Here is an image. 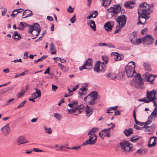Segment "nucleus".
<instances>
[{
	"mask_svg": "<svg viewBox=\"0 0 157 157\" xmlns=\"http://www.w3.org/2000/svg\"><path fill=\"white\" fill-rule=\"evenodd\" d=\"M135 63L133 61L129 62L125 68V71L128 77H132L135 74L132 79L130 80L131 85L137 88V73L135 70Z\"/></svg>",
	"mask_w": 157,
	"mask_h": 157,
	"instance_id": "f257e3e1",
	"label": "nucleus"
},
{
	"mask_svg": "<svg viewBox=\"0 0 157 157\" xmlns=\"http://www.w3.org/2000/svg\"><path fill=\"white\" fill-rule=\"evenodd\" d=\"M139 8L140 9L142 10V14H141L140 12H139V10H138V14H140V15L138 17V18L139 19V24H144L146 22V21L145 20L144 22H142L140 20L141 19L144 18L145 19H147L150 17V13L151 12L150 7L149 5H148L146 2H143L140 4L139 6Z\"/></svg>",
	"mask_w": 157,
	"mask_h": 157,
	"instance_id": "f03ea898",
	"label": "nucleus"
},
{
	"mask_svg": "<svg viewBox=\"0 0 157 157\" xmlns=\"http://www.w3.org/2000/svg\"><path fill=\"white\" fill-rule=\"evenodd\" d=\"M98 93L96 91L92 92L90 95L85 97L84 100L87 101L89 104L93 105L94 103V101L97 98Z\"/></svg>",
	"mask_w": 157,
	"mask_h": 157,
	"instance_id": "7ed1b4c3",
	"label": "nucleus"
},
{
	"mask_svg": "<svg viewBox=\"0 0 157 157\" xmlns=\"http://www.w3.org/2000/svg\"><path fill=\"white\" fill-rule=\"evenodd\" d=\"M156 94V91L155 90H152L151 91L147 90L146 96L148 100H145V102L149 103L151 102V101L156 100L157 98L155 96Z\"/></svg>",
	"mask_w": 157,
	"mask_h": 157,
	"instance_id": "20e7f679",
	"label": "nucleus"
},
{
	"mask_svg": "<svg viewBox=\"0 0 157 157\" xmlns=\"http://www.w3.org/2000/svg\"><path fill=\"white\" fill-rule=\"evenodd\" d=\"M97 136L94 134H91L89 137V139L83 142L82 145L85 146L87 145H92L95 144L97 142Z\"/></svg>",
	"mask_w": 157,
	"mask_h": 157,
	"instance_id": "39448f33",
	"label": "nucleus"
},
{
	"mask_svg": "<svg viewBox=\"0 0 157 157\" xmlns=\"http://www.w3.org/2000/svg\"><path fill=\"white\" fill-rule=\"evenodd\" d=\"M110 124L112 125L111 128L105 129L101 130V132H100L99 136L102 139H103L105 136L107 137L110 136V130L111 128H113L115 126L114 124L112 123H111Z\"/></svg>",
	"mask_w": 157,
	"mask_h": 157,
	"instance_id": "423d86ee",
	"label": "nucleus"
},
{
	"mask_svg": "<svg viewBox=\"0 0 157 157\" xmlns=\"http://www.w3.org/2000/svg\"><path fill=\"white\" fill-rule=\"evenodd\" d=\"M143 80L146 82H149L150 84H153V81L155 77V75L151 74L148 72H146L142 76Z\"/></svg>",
	"mask_w": 157,
	"mask_h": 157,
	"instance_id": "0eeeda50",
	"label": "nucleus"
},
{
	"mask_svg": "<svg viewBox=\"0 0 157 157\" xmlns=\"http://www.w3.org/2000/svg\"><path fill=\"white\" fill-rule=\"evenodd\" d=\"M93 59L91 58H88L86 61L85 63L79 68L80 71L84 69L90 70L92 68Z\"/></svg>",
	"mask_w": 157,
	"mask_h": 157,
	"instance_id": "6e6552de",
	"label": "nucleus"
},
{
	"mask_svg": "<svg viewBox=\"0 0 157 157\" xmlns=\"http://www.w3.org/2000/svg\"><path fill=\"white\" fill-rule=\"evenodd\" d=\"M126 21V17L123 14L118 16L116 19V21L118 23L119 26H121L122 27H124L125 25Z\"/></svg>",
	"mask_w": 157,
	"mask_h": 157,
	"instance_id": "1a4fd4ad",
	"label": "nucleus"
},
{
	"mask_svg": "<svg viewBox=\"0 0 157 157\" xmlns=\"http://www.w3.org/2000/svg\"><path fill=\"white\" fill-rule=\"evenodd\" d=\"M142 40V43L144 45H150L153 43L154 39L151 35L148 34L144 36Z\"/></svg>",
	"mask_w": 157,
	"mask_h": 157,
	"instance_id": "9d476101",
	"label": "nucleus"
},
{
	"mask_svg": "<svg viewBox=\"0 0 157 157\" xmlns=\"http://www.w3.org/2000/svg\"><path fill=\"white\" fill-rule=\"evenodd\" d=\"M120 145L123 151H129L131 149L130 143L127 140H124L121 141L120 143Z\"/></svg>",
	"mask_w": 157,
	"mask_h": 157,
	"instance_id": "9b49d317",
	"label": "nucleus"
},
{
	"mask_svg": "<svg viewBox=\"0 0 157 157\" xmlns=\"http://www.w3.org/2000/svg\"><path fill=\"white\" fill-rule=\"evenodd\" d=\"M129 40L133 45L137 44V33L133 32L130 34Z\"/></svg>",
	"mask_w": 157,
	"mask_h": 157,
	"instance_id": "f8f14e48",
	"label": "nucleus"
},
{
	"mask_svg": "<svg viewBox=\"0 0 157 157\" xmlns=\"http://www.w3.org/2000/svg\"><path fill=\"white\" fill-rule=\"evenodd\" d=\"M1 130L4 135L8 136L10 131L9 124H8L6 125L1 128Z\"/></svg>",
	"mask_w": 157,
	"mask_h": 157,
	"instance_id": "ddd939ff",
	"label": "nucleus"
},
{
	"mask_svg": "<svg viewBox=\"0 0 157 157\" xmlns=\"http://www.w3.org/2000/svg\"><path fill=\"white\" fill-rule=\"evenodd\" d=\"M114 24V22L113 21L108 22L104 25V28L107 31H111Z\"/></svg>",
	"mask_w": 157,
	"mask_h": 157,
	"instance_id": "4468645a",
	"label": "nucleus"
},
{
	"mask_svg": "<svg viewBox=\"0 0 157 157\" xmlns=\"http://www.w3.org/2000/svg\"><path fill=\"white\" fill-rule=\"evenodd\" d=\"M157 137L152 136L151 137L148 141V147H155L156 144V139Z\"/></svg>",
	"mask_w": 157,
	"mask_h": 157,
	"instance_id": "2eb2a0df",
	"label": "nucleus"
},
{
	"mask_svg": "<svg viewBox=\"0 0 157 157\" xmlns=\"http://www.w3.org/2000/svg\"><path fill=\"white\" fill-rule=\"evenodd\" d=\"M122 6V4L121 3L114 5L113 6V7L115 11L114 13L115 16H117L119 14Z\"/></svg>",
	"mask_w": 157,
	"mask_h": 157,
	"instance_id": "dca6fc26",
	"label": "nucleus"
},
{
	"mask_svg": "<svg viewBox=\"0 0 157 157\" xmlns=\"http://www.w3.org/2000/svg\"><path fill=\"white\" fill-rule=\"evenodd\" d=\"M124 5L126 8L129 9H132L136 6L134 2L130 1L125 2Z\"/></svg>",
	"mask_w": 157,
	"mask_h": 157,
	"instance_id": "f3484780",
	"label": "nucleus"
},
{
	"mask_svg": "<svg viewBox=\"0 0 157 157\" xmlns=\"http://www.w3.org/2000/svg\"><path fill=\"white\" fill-rule=\"evenodd\" d=\"M144 81L143 78H142L141 75L138 73V87L141 89H144Z\"/></svg>",
	"mask_w": 157,
	"mask_h": 157,
	"instance_id": "a211bd4d",
	"label": "nucleus"
},
{
	"mask_svg": "<svg viewBox=\"0 0 157 157\" xmlns=\"http://www.w3.org/2000/svg\"><path fill=\"white\" fill-rule=\"evenodd\" d=\"M17 142L18 145H20L28 143L29 141L27 140L24 136H21L17 139Z\"/></svg>",
	"mask_w": 157,
	"mask_h": 157,
	"instance_id": "6ab92c4d",
	"label": "nucleus"
},
{
	"mask_svg": "<svg viewBox=\"0 0 157 157\" xmlns=\"http://www.w3.org/2000/svg\"><path fill=\"white\" fill-rule=\"evenodd\" d=\"M155 126L154 124H153L149 126H145V131H148L149 133L151 134V133L155 129Z\"/></svg>",
	"mask_w": 157,
	"mask_h": 157,
	"instance_id": "aec40b11",
	"label": "nucleus"
},
{
	"mask_svg": "<svg viewBox=\"0 0 157 157\" xmlns=\"http://www.w3.org/2000/svg\"><path fill=\"white\" fill-rule=\"evenodd\" d=\"M86 108L85 109V113L86 116L89 117L92 114L93 110L89 106L86 105Z\"/></svg>",
	"mask_w": 157,
	"mask_h": 157,
	"instance_id": "412c9836",
	"label": "nucleus"
},
{
	"mask_svg": "<svg viewBox=\"0 0 157 157\" xmlns=\"http://www.w3.org/2000/svg\"><path fill=\"white\" fill-rule=\"evenodd\" d=\"M30 25L24 22H21L18 25L17 29L20 30H23L25 27L29 26Z\"/></svg>",
	"mask_w": 157,
	"mask_h": 157,
	"instance_id": "4be33fe9",
	"label": "nucleus"
},
{
	"mask_svg": "<svg viewBox=\"0 0 157 157\" xmlns=\"http://www.w3.org/2000/svg\"><path fill=\"white\" fill-rule=\"evenodd\" d=\"M107 11L108 12L107 14L108 16H110L111 17H112L113 16L116 17L117 16H115V11L113 9V7L110 8L109 9L107 10Z\"/></svg>",
	"mask_w": 157,
	"mask_h": 157,
	"instance_id": "5701e85b",
	"label": "nucleus"
},
{
	"mask_svg": "<svg viewBox=\"0 0 157 157\" xmlns=\"http://www.w3.org/2000/svg\"><path fill=\"white\" fill-rule=\"evenodd\" d=\"M23 10L21 8L18 9H16L14 10L11 16L13 18H15L16 17V15L18 13L21 12Z\"/></svg>",
	"mask_w": 157,
	"mask_h": 157,
	"instance_id": "b1692460",
	"label": "nucleus"
},
{
	"mask_svg": "<svg viewBox=\"0 0 157 157\" xmlns=\"http://www.w3.org/2000/svg\"><path fill=\"white\" fill-rule=\"evenodd\" d=\"M32 12L29 10H26L24 11L22 14V16H24L23 18H25L30 16L32 15Z\"/></svg>",
	"mask_w": 157,
	"mask_h": 157,
	"instance_id": "393cba45",
	"label": "nucleus"
},
{
	"mask_svg": "<svg viewBox=\"0 0 157 157\" xmlns=\"http://www.w3.org/2000/svg\"><path fill=\"white\" fill-rule=\"evenodd\" d=\"M36 92H34L32 95V97L34 98H36L38 97H40L41 96V91L40 90L37 88L35 89Z\"/></svg>",
	"mask_w": 157,
	"mask_h": 157,
	"instance_id": "a878e982",
	"label": "nucleus"
},
{
	"mask_svg": "<svg viewBox=\"0 0 157 157\" xmlns=\"http://www.w3.org/2000/svg\"><path fill=\"white\" fill-rule=\"evenodd\" d=\"M124 133L126 136H128L132 134L133 133V132L132 128H129L127 129H125Z\"/></svg>",
	"mask_w": 157,
	"mask_h": 157,
	"instance_id": "bb28decb",
	"label": "nucleus"
},
{
	"mask_svg": "<svg viewBox=\"0 0 157 157\" xmlns=\"http://www.w3.org/2000/svg\"><path fill=\"white\" fill-rule=\"evenodd\" d=\"M143 66L146 71H150L151 70V66L149 63H143Z\"/></svg>",
	"mask_w": 157,
	"mask_h": 157,
	"instance_id": "cd10ccee",
	"label": "nucleus"
},
{
	"mask_svg": "<svg viewBox=\"0 0 157 157\" xmlns=\"http://www.w3.org/2000/svg\"><path fill=\"white\" fill-rule=\"evenodd\" d=\"M50 51L53 50L54 51L51 52L52 54H55L56 53V51L55 49V45L53 42H51L50 46Z\"/></svg>",
	"mask_w": 157,
	"mask_h": 157,
	"instance_id": "c85d7f7f",
	"label": "nucleus"
},
{
	"mask_svg": "<svg viewBox=\"0 0 157 157\" xmlns=\"http://www.w3.org/2000/svg\"><path fill=\"white\" fill-rule=\"evenodd\" d=\"M12 37L15 40H19L21 38V36L20 35L18 34L17 32L16 31H15L14 32Z\"/></svg>",
	"mask_w": 157,
	"mask_h": 157,
	"instance_id": "c756f323",
	"label": "nucleus"
},
{
	"mask_svg": "<svg viewBox=\"0 0 157 157\" xmlns=\"http://www.w3.org/2000/svg\"><path fill=\"white\" fill-rule=\"evenodd\" d=\"M83 107L84 105L82 104L76 107L75 108L76 109L77 113L75 114V115H77L78 114H80L82 112L81 110L83 108Z\"/></svg>",
	"mask_w": 157,
	"mask_h": 157,
	"instance_id": "7c9ffc66",
	"label": "nucleus"
},
{
	"mask_svg": "<svg viewBox=\"0 0 157 157\" xmlns=\"http://www.w3.org/2000/svg\"><path fill=\"white\" fill-rule=\"evenodd\" d=\"M33 29L34 31H38L39 32H40V25L38 23H35L33 25Z\"/></svg>",
	"mask_w": 157,
	"mask_h": 157,
	"instance_id": "2f4dec72",
	"label": "nucleus"
},
{
	"mask_svg": "<svg viewBox=\"0 0 157 157\" xmlns=\"http://www.w3.org/2000/svg\"><path fill=\"white\" fill-rule=\"evenodd\" d=\"M118 106H116L113 107H110L107 109L106 113H113V112L110 111V110L114 111L116 110Z\"/></svg>",
	"mask_w": 157,
	"mask_h": 157,
	"instance_id": "473e14b6",
	"label": "nucleus"
},
{
	"mask_svg": "<svg viewBox=\"0 0 157 157\" xmlns=\"http://www.w3.org/2000/svg\"><path fill=\"white\" fill-rule=\"evenodd\" d=\"M116 58H114L115 61H118L122 59L123 58V56L121 55H120L117 52H115Z\"/></svg>",
	"mask_w": 157,
	"mask_h": 157,
	"instance_id": "72a5a7b5",
	"label": "nucleus"
},
{
	"mask_svg": "<svg viewBox=\"0 0 157 157\" xmlns=\"http://www.w3.org/2000/svg\"><path fill=\"white\" fill-rule=\"evenodd\" d=\"M102 5L104 6H109L111 3L112 0H102Z\"/></svg>",
	"mask_w": 157,
	"mask_h": 157,
	"instance_id": "f704fd0d",
	"label": "nucleus"
},
{
	"mask_svg": "<svg viewBox=\"0 0 157 157\" xmlns=\"http://www.w3.org/2000/svg\"><path fill=\"white\" fill-rule=\"evenodd\" d=\"M100 63L99 67H100V71H103L105 70V64L104 62H101L99 61Z\"/></svg>",
	"mask_w": 157,
	"mask_h": 157,
	"instance_id": "c9c22d12",
	"label": "nucleus"
},
{
	"mask_svg": "<svg viewBox=\"0 0 157 157\" xmlns=\"http://www.w3.org/2000/svg\"><path fill=\"white\" fill-rule=\"evenodd\" d=\"M99 61H98L95 64L94 68V71L97 72H98L100 71V67H99Z\"/></svg>",
	"mask_w": 157,
	"mask_h": 157,
	"instance_id": "e433bc0d",
	"label": "nucleus"
},
{
	"mask_svg": "<svg viewBox=\"0 0 157 157\" xmlns=\"http://www.w3.org/2000/svg\"><path fill=\"white\" fill-rule=\"evenodd\" d=\"M90 21L91 22V23H90L89 24L90 25V27L94 30L96 31V25L94 21L92 20H90Z\"/></svg>",
	"mask_w": 157,
	"mask_h": 157,
	"instance_id": "4c0bfd02",
	"label": "nucleus"
},
{
	"mask_svg": "<svg viewBox=\"0 0 157 157\" xmlns=\"http://www.w3.org/2000/svg\"><path fill=\"white\" fill-rule=\"evenodd\" d=\"M54 116L58 120H60L62 117L61 115L58 113H55Z\"/></svg>",
	"mask_w": 157,
	"mask_h": 157,
	"instance_id": "58836bf2",
	"label": "nucleus"
},
{
	"mask_svg": "<svg viewBox=\"0 0 157 157\" xmlns=\"http://www.w3.org/2000/svg\"><path fill=\"white\" fill-rule=\"evenodd\" d=\"M107 76L108 78L109 79H114L116 78V76L115 75L111 73L108 74L107 75Z\"/></svg>",
	"mask_w": 157,
	"mask_h": 157,
	"instance_id": "ea45409f",
	"label": "nucleus"
},
{
	"mask_svg": "<svg viewBox=\"0 0 157 157\" xmlns=\"http://www.w3.org/2000/svg\"><path fill=\"white\" fill-rule=\"evenodd\" d=\"M98 130V128L95 127L93 128L89 131V133L88 134V135H90L92 132L95 133Z\"/></svg>",
	"mask_w": 157,
	"mask_h": 157,
	"instance_id": "a19ab883",
	"label": "nucleus"
},
{
	"mask_svg": "<svg viewBox=\"0 0 157 157\" xmlns=\"http://www.w3.org/2000/svg\"><path fill=\"white\" fill-rule=\"evenodd\" d=\"M47 56L46 55H44L42 57L37 59V60H36L34 61L35 63H36L37 62L43 60V59H45L46 57H47Z\"/></svg>",
	"mask_w": 157,
	"mask_h": 157,
	"instance_id": "79ce46f5",
	"label": "nucleus"
},
{
	"mask_svg": "<svg viewBox=\"0 0 157 157\" xmlns=\"http://www.w3.org/2000/svg\"><path fill=\"white\" fill-rule=\"evenodd\" d=\"M101 58L103 61L105 62V64H106L109 60L108 57L105 55H103L102 56Z\"/></svg>",
	"mask_w": 157,
	"mask_h": 157,
	"instance_id": "37998d69",
	"label": "nucleus"
},
{
	"mask_svg": "<svg viewBox=\"0 0 157 157\" xmlns=\"http://www.w3.org/2000/svg\"><path fill=\"white\" fill-rule=\"evenodd\" d=\"M67 113L69 114H72L73 113H77V112L76 111V109L75 108V109H68Z\"/></svg>",
	"mask_w": 157,
	"mask_h": 157,
	"instance_id": "c03bdc74",
	"label": "nucleus"
},
{
	"mask_svg": "<svg viewBox=\"0 0 157 157\" xmlns=\"http://www.w3.org/2000/svg\"><path fill=\"white\" fill-rule=\"evenodd\" d=\"M136 108H135L134 109L133 111V116L134 117L135 122L136 124H137V120L136 119Z\"/></svg>",
	"mask_w": 157,
	"mask_h": 157,
	"instance_id": "a18cd8bd",
	"label": "nucleus"
},
{
	"mask_svg": "<svg viewBox=\"0 0 157 157\" xmlns=\"http://www.w3.org/2000/svg\"><path fill=\"white\" fill-rule=\"evenodd\" d=\"M82 146V145L81 144V145L78 147H66V148L70 149H74L75 150H77L78 149H80Z\"/></svg>",
	"mask_w": 157,
	"mask_h": 157,
	"instance_id": "49530a36",
	"label": "nucleus"
},
{
	"mask_svg": "<svg viewBox=\"0 0 157 157\" xmlns=\"http://www.w3.org/2000/svg\"><path fill=\"white\" fill-rule=\"evenodd\" d=\"M45 128V132L47 133L51 134L52 133V131L51 129V128H47L45 126L44 127Z\"/></svg>",
	"mask_w": 157,
	"mask_h": 157,
	"instance_id": "de8ad7c7",
	"label": "nucleus"
},
{
	"mask_svg": "<svg viewBox=\"0 0 157 157\" xmlns=\"http://www.w3.org/2000/svg\"><path fill=\"white\" fill-rule=\"evenodd\" d=\"M130 141L132 142H136L137 141V136H133L130 139Z\"/></svg>",
	"mask_w": 157,
	"mask_h": 157,
	"instance_id": "09e8293b",
	"label": "nucleus"
},
{
	"mask_svg": "<svg viewBox=\"0 0 157 157\" xmlns=\"http://www.w3.org/2000/svg\"><path fill=\"white\" fill-rule=\"evenodd\" d=\"M117 27H118V26H117ZM123 28V27H121V26H119L118 28H117L115 30V31L114 32V34H116L118 33L121 30V29Z\"/></svg>",
	"mask_w": 157,
	"mask_h": 157,
	"instance_id": "8fccbe9b",
	"label": "nucleus"
},
{
	"mask_svg": "<svg viewBox=\"0 0 157 157\" xmlns=\"http://www.w3.org/2000/svg\"><path fill=\"white\" fill-rule=\"evenodd\" d=\"M40 32H39L38 31H34L31 33L33 35L36 36H37L39 34Z\"/></svg>",
	"mask_w": 157,
	"mask_h": 157,
	"instance_id": "3c124183",
	"label": "nucleus"
},
{
	"mask_svg": "<svg viewBox=\"0 0 157 157\" xmlns=\"http://www.w3.org/2000/svg\"><path fill=\"white\" fill-rule=\"evenodd\" d=\"M76 20V16L75 14L73 16V17L70 19V21L72 23H74Z\"/></svg>",
	"mask_w": 157,
	"mask_h": 157,
	"instance_id": "603ef678",
	"label": "nucleus"
},
{
	"mask_svg": "<svg viewBox=\"0 0 157 157\" xmlns=\"http://www.w3.org/2000/svg\"><path fill=\"white\" fill-rule=\"evenodd\" d=\"M56 58L58 59H59V61H60L62 63H65L66 62V61L64 59H61V58L60 57H55L54 59H56Z\"/></svg>",
	"mask_w": 157,
	"mask_h": 157,
	"instance_id": "864d4df0",
	"label": "nucleus"
},
{
	"mask_svg": "<svg viewBox=\"0 0 157 157\" xmlns=\"http://www.w3.org/2000/svg\"><path fill=\"white\" fill-rule=\"evenodd\" d=\"M26 102V101L25 100L21 102L17 107V109L21 107L24 106L25 103Z\"/></svg>",
	"mask_w": 157,
	"mask_h": 157,
	"instance_id": "5fc2aeb1",
	"label": "nucleus"
},
{
	"mask_svg": "<svg viewBox=\"0 0 157 157\" xmlns=\"http://www.w3.org/2000/svg\"><path fill=\"white\" fill-rule=\"evenodd\" d=\"M146 152L145 150L144 149H140L138 150V153H139L140 154H142L143 153L145 154Z\"/></svg>",
	"mask_w": 157,
	"mask_h": 157,
	"instance_id": "6e6d98bb",
	"label": "nucleus"
},
{
	"mask_svg": "<svg viewBox=\"0 0 157 157\" xmlns=\"http://www.w3.org/2000/svg\"><path fill=\"white\" fill-rule=\"evenodd\" d=\"M67 11L70 13H72L73 12L74 10L71 7V6H70L67 9Z\"/></svg>",
	"mask_w": 157,
	"mask_h": 157,
	"instance_id": "4d7b16f0",
	"label": "nucleus"
},
{
	"mask_svg": "<svg viewBox=\"0 0 157 157\" xmlns=\"http://www.w3.org/2000/svg\"><path fill=\"white\" fill-rule=\"evenodd\" d=\"M34 31L33 29V26H30L29 29L28 33H31L33 31Z\"/></svg>",
	"mask_w": 157,
	"mask_h": 157,
	"instance_id": "13d9d810",
	"label": "nucleus"
},
{
	"mask_svg": "<svg viewBox=\"0 0 157 157\" xmlns=\"http://www.w3.org/2000/svg\"><path fill=\"white\" fill-rule=\"evenodd\" d=\"M71 103L74 107H75L78 105V101H77L75 100L73 101Z\"/></svg>",
	"mask_w": 157,
	"mask_h": 157,
	"instance_id": "bf43d9fd",
	"label": "nucleus"
},
{
	"mask_svg": "<svg viewBox=\"0 0 157 157\" xmlns=\"http://www.w3.org/2000/svg\"><path fill=\"white\" fill-rule=\"evenodd\" d=\"M57 88L58 87L56 86L54 84L52 85V90L53 91H56Z\"/></svg>",
	"mask_w": 157,
	"mask_h": 157,
	"instance_id": "052dcab7",
	"label": "nucleus"
},
{
	"mask_svg": "<svg viewBox=\"0 0 157 157\" xmlns=\"http://www.w3.org/2000/svg\"><path fill=\"white\" fill-rule=\"evenodd\" d=\"M33 151L36 152H42L44 151L43 150L39 149L37 148H34L33 149Z\"/></svg>",
	"mask_w": 157,
	"mask_h": 157,
	"instance_id": "680f3d73",
	"label": "nucleus"
},
{
	"mask_svg": "<svg viewBox=\"0 0 157 157\" xmlns=\"http://www.w3.org/2000/svg\"><path fill=\"white\" fill-rule=\"evenodd\" d=\"M58 66L60 67V68L62 70H64V68H65V67L63 66V64L61 63H58Z\"/></svg>",
	"mask_w": 157,
	"mask_h": 157,
	"instance_id": "e2e57ef3",
	"label": "nucleus"
},
{
	"mask_svg": "<svg viewBox=\"0 0 157 157\" xmlns=\"http://www.w3.org/2000/svg\"><path fill=\"white\" fill-rule=\"evenodd\" d=\"M50 67H48L47 69H46L45 70V71L44 73V74H49V71H50Z\"/></svg>",
	"mask_w": 157,
	"mask_h": 157,
	"instance_id": "0e129e2a",
	"label": "nucleus"
},
{
	"mask_svg": "<svg viewBox=\"0 0 157 157\" xmlns=\"http://www.w3.org/2000/svg\"><path fill=\"white\" fill-rule=\"evenodd\" d=\"M7 11V9L6 8H4V10L2 11V16H5Z\"/></svg>",
	"mask_w": 157,
	"mask_h": 157,
	"instance_id": "69168bd1",
	"label": "nucleus"
},
{
	"mask_svg": "<svg viewBox=\"0 0 157 157\" xmlns=\"http://www.w3.org/2000/svg\"><path fill=\"white\" fill-rule=\"evenodd\" d=\"M79 86L78 84H77L74 87L72 90V92L78 89Z\"/></svg>",
	"mask_w": 157,
	"mask_h": 157,
	"instance_id": "338daca9",
	"label": "nucleus"
},
{
	"mask_svg": "<svg viewBox=\"0 0 157 157\" xmlns=\"http://www.w3.org/2000/svg\"><path fill=\"white\" fill-rule=\"evenodd\" d=\"M93 14L94 18H95L98 15V13L97 11H95L92 13Z\"/></svg>",
	"mask_w": 157,
	"mask_h": 157,
	"instance_id": "774afa93",
	"label": "nucleus"
}]
</instances>
